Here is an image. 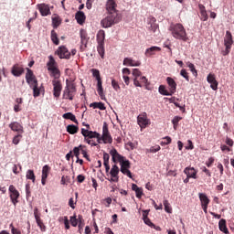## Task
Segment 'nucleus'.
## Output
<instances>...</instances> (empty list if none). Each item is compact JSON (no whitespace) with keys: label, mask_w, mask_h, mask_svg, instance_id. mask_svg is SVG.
Here are the masks:
<instances>
[{"label":"nucleus","mask_w":234,"mask_h":234,"mask_svg":"<svg viewBox=\"0 0 234 234\" xmlns=\"http://www.w3.org/2000/svg\"><path fill=\"white\" fill-rule=\"evenodd\" d=\"M80 223V218H77L76 216L70 217V224L73 226V228H76L78 224Z\"/></svg>","instance_id":"603ef678"},{"label":"nucleus","mask_w":234,"mask_h":234,"mask_svg":"<svg viewBox=\"0 0 234 234\" xmlns=\"http://www.w3.org/2000/svg\"><path fill=\"white\" fill-rule=\"evenodd\" d=\"M199 12H200V19L201 21H207V11L206 10V6L204 5L199 4L198 5Z\"/></svg>","instance_id":"c85d7f7f"},{"label":"nucleus","mask_w":234,"mask_h":234,"mask_svg":"<svg viewBox=\"0 0 234 234\" xmlns=\"http://www.w3.org/2000/svg\"><path fill=\"white\" fill-rule=\"evenodd\" d=\"M49 72H50L49 76L51 78H54L53 80H59V78H61V71H59L58 68H55L49 70Z\"/></svg>","instance_id":"473e14b6"},{"label":"nucleus","mask_w":234,"mask_h":234,"mask_svg":"<svg viewBox=\"0 0 234 234\" xmlns=\"http://www.w3.org/2000/svg\"><path fill=\"white\" fill-rule=\"evenodd\" d=\"M26 178H27V180H32L33 183L36 182V175L34 174V170H27Z\"/></svg>","instance_id":"c03bdc74"},{"label":"nucleus","mask_w":234,"mask_h":234,"mask_svg":"<svg viewBox=\"0 0 234 234\" xmlns=\"http://www.w3.org/2000/svg\"><path fill=\"white\" fill-rule=\"evenodd\" d=\"M163 140L165 141L161 142V145H169V144H171L172 142V139L169 136H165V138H163Z\"/></svg>","instance_id":"6e6d98bb"},{"label":"nucleus","mask_w":234,"mask_h":234,"mask_svg":"<svg viewBox=\"0 0 234 234\" xmlns=\"http://www.w3.org/2000/svg\"><path fill=\"white\" fill-rule=\"evenodd\" d=\"M9 129L17 134L25 133V130H23V125L17 122H12L9 123Z\"/></svg>","instance_id":"a211bd4d"},{"label":"nucleus","mask_w":234,"mask_h":234,"mask_svg":"<svg viewBox=\"0 0 234 234\" xmlns=\"http://www.w3.org/2000/svg\"><path fill=\"white\" fill-rule=\"evenodd\" d=\"M21 138H23V133H17L14 138H13V144L15 145H17L19 142H21Z\"/></svg>","instance_id":"3c124183"},{"label":"nucleus","mask_w":234,"mask_h":234,"mask_svg":"<svg viewBox=\"0 0 234 234\" xmlns=\"http://www.w3.org/2000/svg\"><path fill=\"white\" fill-rule=\"evenodd\" d=\"M59 59H70V51L65 46H60L56 51Z\"/></svg>","instance_id":"f8f14e48"},{"label":"nucleus","mask_w":234,"mask_h":234,"mask_svg":"<svg viewBox=\"0 0 234 234\" xmlns=\"http://www.w3.org/2000/svg\"><path fill=\"white\" fill-rule=\"evenodd\" d=\"M10 228L12 234H21V231L19 229L14 228V224H10Z\"/></svg>","instance_id":"69168bd1"},{"label":"nucleus","mask_w":234,"mask_h":234,"mask_svg":"<svg viewBox=\"0 0 234 234\" xmlns=\"http://www.w3.org/2000/svg\"><path fill=\"white\" fill-rule=\"evenodd\" d=\"M199 200L201 202V206H209V197L204 193H199Z\"/></svg>","instance_id":"72a5a7b5"},{"label":"nucleus","mask_w":234,"mask_h":234,"mask_svg":"<svg viewBox=\"0 0 234 234\" xmlns=\"http://www.w3.org/2000/svg\"><path fill=\"white\" fill-rule=\"evenodd\" d=\"M224 43L227 52L224 53L223 56H226V54H229V48H231V45H233V36L231 35V32H226Z\"/></svg>","instance_id":"4468645a"},{"label":"nucleus","mask_w":234,"mask_h":234,"mask_svg":"<svg viewBox=\"0 0 234 234\" xmlns=\"http://www.w3.org/2000/svg\"><path fill=\"white\" fill-rule=\"evenodd\" d=\"M48 173H50V166L45 165L42 168V177L48 178Z\"/></svg>","instance_id":"37998d69"},{"label":"nucleus","mask_w":234,"mask_h":234,"mask_svg":"<svg viewBox=\"0 0 234 234\" xmlns=\"http://www.w3.org/2000/svg\"><path fill=\"white\" fill-rule=\"evenodd\" d=\"M80 151H81V147H74L73 148V154L76 158L80 157Z\"/></svg>","instance_id":"680f3d73"},{"label":"nucleus","mask_w":234,"mask_h":234,"mask_svg":"<svg viewBox=\"0 0 234 234\" xmlns=\"http://www.w3.org/2000/svg\"><path fill=\"white\" fill-rule=\"evenodd\" d=\"M184 173L188 178H194L196 180L198 172L194 167H186Z\"/></svg>","instance_id":"a878e982"},{"label":"nucleus","mask_w":234,"mask_h":234,"mask_svg":"<svg viewBox=\"0 0 234 234\" xmlns=\"http://www.w3.org/2000/svg\"><path fill=\"white\" fill-rule=\"evenodd\" d=\"M207 83H210V89H212V90H217V89H218V81H217L215 74L209 73L207 77Z\"/></svg>","instance_id":"6ab92c4d"},{"label":"nucleus","mask_w":234,"mask_h":234,"mask_svg":"<svg viewBox=\"0 0 234 234\" xmlns=\"http://www.w3.org/2000/svg\"><path fill=\"white\" fill-rule=\"evenodd\" d=\"M36 222L38 228L40 229V231H42V233H45V231H47V226H45V223H43V220H41V218L37 217Z\"/></svg>","instance_id":"ea45409f"},{"label":"nucleus","mask_w":234,"mask_h":234,"mask_svg":"<svg viewBox=\"0 0 234 234\" xmlns=\"http://www.w3.org/2000/svg\"><path fill=\"white\" fill-rule=\"evenodd\" d=\"M69 180H70V178H69V176H63L61 177L60 184H61L62 186H65V184H68V182H69Z\"/></svg>","instance_id":"0e129e2a"},{"label":"nucleus","mask_w":234,"mask_h":234,"mask_svg":"<svg viewBox=\"0 0 234 234\" xmlns=\"http://www.w3.org/2000/svg\"><path fill=\"white\" fill-rule=\"evenodd\" d=\"M110 154L112 156V160L113 164H118V162L119 164H121L125 159L123 155L118 153V150H116V148H112L110 151Z\"/></svg>","instance_id":"ddd939ff"},{"label":"nucleus","mask_w":234,"mask_h":234,"mask_svg":"<svg viewBox=\"0 0 234 234\" xmlns=\"http://www.w3.org/2000/svg\"><path fill=\"white\" fill-rule=\"evenodd\" d=\"M118 5L114 0H108L106 3L107 16L101 21L102 28H111L113 25H117L122 21V15L120 11L116 9Z\"/></svg>","instance_id":"f257e3e1"},{"label":"nucleus","mask_w":234,"mask_h":234,"mask_svg":"<svg viewBox=\"0 0 234 234\" xmlns=\"http://www.w3.org/2000/svg\"><path fill=\"white\" fill-rule=\"evenodd\" d=\"M110 158H111V156L109 155V154H107V153L103 154V165L105 167L106 173H109V171H111V165H109Z\"/></svg>","instance_id":"2f4dec72"},{"label":"nucleus","mask_w":234,"mask_h":234,"mask_svg":"<svg viewBox=\"0 0 234 234\" xmlns=\"http://www.w3.org/2000/svg\"><path fill=\"white\" fill-rule=\"evenodd\" d=\"M51 40L53 41L54 45H59V38H58V33L55 30L51 31Z\"/></svg>","instance_id":"49530a36"},{"label":"nucleus","mask_w":234,"mask_h":234,"mask_svg":"<svg viewBox=\"0 0 234 234\" xmlns=\"http://www.w3.org/2000/svg\"><path fill=\"white\" fill-rule=\"evenodd\" d=\"M78 92V90L76 89V83L72 80H66V86L63 90L62 94V100H69V101H72L74 98H76V93Z\"/></svg>","instance_id":"20e7f679"},{"label":"nucleus","mask_w":234,"mask_h":234,"mask_svg":"<svg viewBox=\"0 0 234 234\" xmlns=\"http://www.w3.org/2000/svg\"><path fill=\"white\" fill-rule=\"evenodd\" d=\"M112 86L114 89V90H116V92H118V90H120V84H118V81H116V80H112Z\"/></svg>","instance_id":"5fc2aeb1"},{"label":"nucleus","mask_w":234,"mask_h":234,"mask_svg":"<svg viewBox=\"0 0 234 234\" xmlns=\"http://www.w3.org/2000/svg\"><path fill=\"white\" fill-rule=\"evenodd\" d=\"M75 19L79 25H83L87 17L85 16V13H83V11H79L75 15Z\"/></svg>","instance_id":"c756f323"},{"label":"nucleus","mask_w":234,"mask_h":234,"mask_svg":"<svg viewBox=\"0 0 234 234\" xmlns=\"http://www.w3.org/2000/svg\"><path fill=\"white\" fill-rule=\"evenodd\" d=\"M37 82L33 83L32 85H29L30 89H33V96L34 98L39 97V94H41L42 90L45 91L44 87H37Z\"/></svg>","instance_id":"5701e85b"},{"label":"nucleus","mask_w":234,"mask_h":234,"mask_svg":"<svg viewBox=\"0 0 234 234\" xmlns=\"http://www.w3.org/2000/svg\"><path fill=\"white\" fill-rule=\"evenodd\" d=\"M137 123L141 129H145L147 125H151V121L147 118V113L144 112L143 114L138 115Z\"/></svg>","instance_id":"9b49d317"},{"label":"nucleus","mask_w":234,"mask_h":234,"mask_svg":"<svg viewBox=\"0 0 234 234\" xmlns=\"http://www.w3.org/2000/svg\"><path fill=\"white\" fill-rule=\"evenodd\" d=\"M169 30L175 39H179L180 41H187V32L182 24H172L169 27Z\"/></svg>","instance_id":"f03ea898"},{"label":"nucleus","mask_w":234,"mask_h":234,"mask_svg":"<svg viewBox=\"0 0 234 234\" xmlns=\"http://www.w3.org/2000/svg\"><path fill=\"white\" fill-rule=\"evenodd\" d=\"M180 75L186 80V81H189V73L186 69H181Z\"/></svg>","instance_id":"4d7b16f0"},{"label":"nucleus","mask_w":234,"mask_h":234,"mask_svg":"<svg viewBox=\"0 0 234 234\" xmlns=\"http://www.w3.org/2000/svg\"><path fill=\"white\" fill-rule=\"evenodd\" d=\"M101 136L103 144H112V136L111 135V132H109V125L107 122H103Z\"/></svg>","instance_id":"1a4fd4ad"},{"label":"nucleus","mask_w":234,"mask_h":234,"mask_svg":"<svg viewBox=\"0 0 234 234\" xmlns=\"http://www.w3.org/2000/svg\"><path fill=\"white\" fill-rule=\"evenodd\" d=\"M38 10L43 17L47 16H50L52 12H50V7L47 4H39L37 5Z\"/></svg>","instance_id":"aec40b11"},{"label":"nucleus","mask_w":234,"mask_h":234,"mask_svg":"<svg viewBox=\"0 0 234 234\" xmlns=\"http://www.w3.org/2000/svg\"><path fill=\"white\" fill-rule=\"evenodd\" d=\"M80 131V128L74 124H69L67 126V133L69 134H76Z\"/></svg>","instance_id":"4c0bfd02"},{"label":"nucleus","mask_w":234,"mask_h":234,"mask_svg":"<svg viewBox=\"0 0 234 234\" xmlns=\"http://www.w3.org/2000/svg\"><path fill=\"white\" fill-rule=\"evenodd\" d=\"M158 151H160V145L151 147L147 153H158Z\"/></svg>","instance_id":"bf43d9fd"},{"label":"nucleus","mask_w":234,"mask_h":234,"mask_svg":"<svg viewBox=\"0 0 234 234\" xmlns=\"http://www.w3.org/2000/svg\"><path fill=\"white\" fill-rule=\"evenodd\" d=\"M77 182H79V184H83V182H85V176L83 175H79L77 176Z\"/></svg>","instance_id":"338daca9"},{"label":"nucleus","mask_w":234,"mask_h":234,"mask_svg":"<svg viewBox=\"0 0 234 234\" xmlns=\"http://www.w3.org/2000/svg\"><path fill=\"white\" fill-rule=\"evenodd\" d=\"M122 65L125 67H140L142 62H140V60H134L131 58H124Z\"/></svg>","instance_id":"412c9836"},{"label":"nucleus","mask_w":234,"mask_h":234,"mask_svg":"<svg viewBox=\"0 0 234 234\" xmlns=\"http://www.w3.org/2000/svg\"><path fill=\"white\" fill-rule=\"evenodd\" d=\"M159 94H162V96H173L169 90L165 88V85H160L158 89Z\"/></svg>","instance_id":"79ce46f5"},{"label":"nucleus","mask_w":234,"mask_h":234,"mask_svg":"<svg viewBox=\"0 0 234 234\" xmlns=\"http://www.w3.org/2000/svg\"><path fill=\"white\" fill-rule=\"evenodd\" d=\"M187 67L191 70L193 76H195V78H197V76H198V72L197 71V69L195 68V64L188 63Z\"/></svg>","instance_id":"8fccbe9b"},{"label":"nucleus","mask_w":234,"mask_h":234,"mask_svg":"<svg viewBox=\"0 0 234 234\" xmlns=\"http://www.w3.org/2000/svg\"><path fill=\"white\" fill-rule=\"evenodd\" d=\"M103 45L104 44H98V47H97V51L102 59L105 56V48L103 47Z\"/></svg>","instance_id":"a18cd8bd"},{"label":"nucleus","mask_w":234,"mask_h":234,"mask_svg":"<svg viewBox=\"0 0 234 234\" xmlns=\"http://www.w3.org/2000/svg\"><path fill=\"white\" fill-rule=\"evenodd\" d=\"M143 220L146 226H149L150 228H156V225L151 222V219L147 217V211H144L143 214Z\"/></svg>","instance_id":"e433bc0d"},{"label":"nucleus","mask_w":234,"mask_h":234,"mask_svg":"<svg viewBox=\"0 0 234 234\" xmlns=\"http://www.w3.org/2000/svg\"><path fill=\"white\" fill-rule=\"evenodd\" d=\"M9 198L12 202V204L16 207L17 206V204L19 203V191L17 190V188H16V186L14 185H10L9 188Z\"/></svg>","instance_id":"0eeeda50"},{"label":"nucleus","mask_w":234,"mask_h":234,"mask_svg":"<svg viewBox=\"0 0 234 234\" xmlns=\"http://www.w3.org/2000/svg\"><path fill=\"white\" fill-rule=\"evenodd\" d=\"M97 43L98 45H105V31L100 30L97 34Z\"/></svg>","instance_id":"7c9ffc66"},{"label":"nucleus","mask_w":234,"mask_h":234,"mask_svg":"<svg viewBox=\"0 0 234 234\" xmlns=\"http://www.w3.org/2000/svg\"><path fill=\"white\" fill-rule=\"evenodd\" d=\"M53 96L54 98H59L61 96V91L63 90V84H61L60 80H53Z\"/></svg>","instance_id":"9d476101"},{"label":"nucleus","mask_w":234,"mask_h":234,"mask_svg":"<svg viewBox=\"0 0 234 234\" xmlns=\"http://www.w3.org/2000/svg\"><path fill=\"white\" fill-rule=\"evenodd\" d=\"M158 29V24L156 23V18L154 17H150L149 18V22H148V30L150 32H156V30Z\"/></svg>","instance_id":"b1692460"},{"label":"nucleus","mask_w":234,"mask_h":234,"mask_svg":"<svg viewBox=\"0 0 234 234\" xmlns=\"http://www.w3.org/2000/svg\"><path fill=\"white\" fill-rule=\"evenodd\" d=\"M37 17V12L35 13V17L29 18L28 21L26 23V26L28 28V30H31L32 28V26L30 25V23L34 21V19H36Z\"/></svg>","instance_id":"864d4df0"},{"label":"nucleus","mask_w":234,"mask_h":234,"mask_svg":"<svg viewBox=\"0 0 234 234\" xmlns=\"http://www.w3.org/2000/svg\"><path fill=\"white\" fill-rule=\"evenodd\" d=\"M26 81L28 85L37 82V79L36 78V75H34V71L28 68H27Z\"/></svg>","instance_id":"dca6fc26"},{"label":"nucleus","mask_w":234,"mask_h":234,"mask_svg":"<svg viewBox=\"0 0 234 234\" xmlns=\"http://www.w3.org/2000/svg\"><path fill=\"white\" fill-rule=\"evenodd\" d=\"M90 72L92 73L93 78H96L97 80V92L101 100H106L105 93H103V86L101 82V77L100 76V70L91 69Z\"/></svg>","instance_id":"423d86ee"},{"label":"nucleus","mask_w":234,"mask_h":234,"mask_svg":"<svg viewBox=\"0 0 234 234\" xmlns=\"http://www.w3.org/2000/svg\"><path fill=\"white\" fill-rule=\"evenodd\" d=\"M90 107H92V109H100V111H105V109H107L103 102H92L90 104Z\"/></svg>","instance_id":"58836bf2"},{"label":"nucleus","mask_w":234,"mask_h":234,"mask_svg":"<svg viewBox=\"0 0 234 234\" xmlns=\"http://www.w3.org/2000/svg\"><path fill=\"white\" fill-rule=\"evenodd\" d=\"M166 83L169 87V91L173 95L175 92H176V81L173 80L171 77L166 78Z\"/></svg>","instance_id":"4be33fe9"},{"label":"nucleus","mask_w":234,"mask_h":234,"mask_svg":"<svg viewBox=\"0 0 234 234\" xmlns=\"http://www.w3.org/2000/svg\"><path fill=\"white\" fill-rule=\"evenodd\" d=\"M163 204L165 206V211H166V213H173V207H171V205L169 204V201L167 199L164 200Z\"/></svg>","instance_id":"de8ad7c7"},{"label":"nucleus","mask_w":234,"mask_h":234,"mask_svg":"<svg viewBox=\"0 0 234 234\" xmlns=\"http://www.w3.org/2000/svg\"><path fill=\"white\" fill-rule=\"evenodd\" d=\"M215 163V158L214 157H210L207 162L206 163V165L208 167H211L213 165V164Z\"/></svg>","instance_id":"774afa93"},{"label":"nucleus","mask_w":234,"mask_h":234,"mask_svg":"<svg viewBox=\"0 0 234 234\" xmlns=\"http://www.w3.org/2000/svg\"><path fill=\"white\" fill-rule=\"evenodd\" d=\"M52 25L54 28H58V27L61 25V18L59 17V16L55 15L52 17Z\"/></svg>","instance_id":"a19ab883"},{"label":"nucleus","mask_w":234,"mask_h":234,"mask_svg":"<svg viewBox=\"0 0 234 234\" xmlns=\"http://www.w3.org/2000/svg\"><path fill=\"white\" fill-rule=\"evenodd\" d=\"M48 59L49 60L47 62L48 70L50 71L53 69H58V62H56V59L52 55L48 57Z\"/></svg>","instance_id":"bb28decb"},{"label":"nucleus","mask_w":234,"mask_h":234,"mask_svg":"<svg viewBox=\"0 0 234 234\" xmlns=\"http://www.w3.org/2000/svg\"><path fill=\"white\" fill-rule=\"evenodd\" d=\"M81 134L84 136V142H86V144L91 145L92 147H96V145H98L96 141H94V138L100 136L98 132H92L86 130L85 128H81Z\"/></svg>","instance_id":"39448f33"},{"label":"nucleus","mask_w":234,"mask_h":234,"mask_svg":"<svg viewBox=\"0 0 234 234\" xmlns=\"http://www.w3.org/2000/svg\"><path fill=\"white\" fill-rule=\"evenodd\" d=\"M182 120V117L180 116H175L174 119L172 120L173 125H178V122Z\"/></svg>","instance_id":"e2e57ef3"},{"label":"nucleus","mask_w":234,"mask_h":234,"mask_svg":"<svg viewBox=\"0 0 234 234\" xmlns=\"http://www.w3.org/2000/svg\"><path fill=\"white\" fill-rule=\"evenodd\" d=\"M11 73L13 74V76L19 78V76H22V74H25V68H23L21 64H15L12 67Z\"/></svg>","instance_id":"f3484780"},{"label":"nucleus","mask_w":234,"mask_h":234,"mask_svg":"<svg viewBox=\"0 0 234 234\" xmlns=\"http://www.w3.org/2000/svg\"><path fill=\"white\" fill-rule=\"evenodd\" d=\"M62 118H64V120H70L74 123H78V119H76V115H74L72 112L64 113Z\"/></svg>","instance_id":"f704fd0d"},{"label":"nucleus","mask_w":234,"mask_h":234,"mask_svg":"<svg viewBox=\"0 0 234 234\" xmlns=\"http://www.w3.org/2000/svg\"><path fill=\"white\" fill-rule=\"evenodd\" d=\"M120 165L121 173H122V175H126L128 178H133V174L131 173V170H129L131 169V162L124 157L122 162L120 163Z\"/></svg>","instance_id":"6e6552de"},{"label":"nucleus","mask_w":234,"mask_h":234,"mask_svg":"<svg viewBox=\"0 0 234 234\" xmlns=\"http://www.w3.org/2000/svg\"><path fill=\"white\" fill-rule=\"evenodd\" d=\"M83 226H85L83 218L81 216H79V231H81V229H83Z\"/></svg>","instance_id":"13d9d810"},{"label":"nucleus","mask_w":234,"mask_h":234,"mask_svg":"<svg viewBox=\"0 0 234 234\" xmlns=\"http://www.w3.org/2000/svg\"><path fill=\"white\" fill-rule=\"evenodd\" d=\"M80 36L81 45L84 46V48H87V43H89V38L87 37V31H85V29H80Z\"/></svg>","instance_id":"cd10ccee"},{"label":"nucleus","mask_w":234,"mask_h":234,"mask_svg":"<svg viewBox=\"0 0 234 234\" xmlns=\"http://www.w3.org/2000/svg\"><path fill=\"white\" fill-rule=\"evenodd\" d=\"M218 227L223 233L229 234V230H228V227L226 226V219H220L218 222Z\"/></svg>","instance_id":"c9c22d12"},{"label":"nucleus","mask_w":234,"mask_h":234,"mask_svg":"<svg viewBox=\"0 0 234 234\" xmlns=\"http://www.w3.org/2000/svg\"><path fill=\"white\" fill-rule=\"evenodd\" d=\"M161 50H162V48L153 46V47L147 48L145 50L144 54H145L146 58H151V56H154V54H156V52H160Z\"/></svg>","instance_id":"393cba45"},{"label":"nucleus","mask_w":234,"mask_h":234,"mask_svg":"<svg viewBox=\"0 0 234 234\" xmlns=\"http://www.w3.org/2000/svg\"><path fill=\"white\" fill-rule=\"evenodd\" d=\"M110 175L112 176L110 182H118L120 180V177L118 176V175H120V167H118L116 165H113L110 171Z\"/></svg>","instance_id":"2eb2a0df"},{"label":"nucleus","mask_w":234,"mask_h":234,"mask_svg":"<svg viewBox=\"0 0 234 234\" xmlns=\"http://www.w3.org/2000/svg\"><path fill=\"white\" fill-rule=\"evenodd\" d=\"M135 195L137 198H142L144 196V189L140 187L138 190L135 191Z\"/></svg>","instance_id":"052dcab7"},{"label":"nucleus","mask_w":234,"mask_h":234,"mask_svg":"<svg viewBox=\"0 0 234 234\" xmlns=\"http://www.w3.org/2000/svg\"><path fill=\"white\" fill-rule=\"evenodd\" d=\"M132 74L133 77V85L136 87H145V89L149 90V85L151 84L149 83L147 78L142 75V71H140V69H133Z\"/></svg>","instance_id":"7ed1b4c3"},{"label":"nucleus","mask_w":234,"mask_h":234,"mask_svg":"<svg viewBox=\"0 0 234 234\" xmlns=\"http://www.w3.org/2000/svg\"><path fill=\"white\" fill-rule=\"evenodd\" d=\"M80 153L83 155V158H86L88 162H90V159L89 158V154H87V150H85V145L80 144Z\"/></svg>","instance_id":"09e8293b"}]
</instances>
